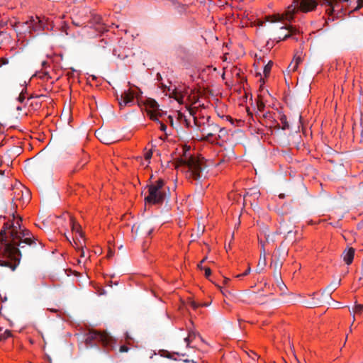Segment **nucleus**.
I'll return each mask as SVG.
<instances>
[{"mask_svg": "<svg viewBox=\"0 0 363 363\" xmlns=\"http://www.w3.org/2000/svg\"><path fill=\"white\" fill-rule=\"evenodd\" d=\"M11 240L6 243V250L9 257L13 263L9 261H4L2 266L8 267L13 271L16 269L20 263L22 253L20 250L24 248L22 244H26L29 246H35V240H38L27 229H21L20 230H11L10 233Z\"/></svg>", "mask_w": 363, "mask_h": 363, "instance_id": "nucleus-1", "label": "nucleus"}, {"mask_svg": "<svg viewBox=\"0 0 363 363\" xmlns=\"http://www.w3.org/2000/svg\"><path fill=\"white\" fill-rule=\"evenodd\" d=\"M176 167H184L188 169L189 177L199 181L202 177H206L204 172L206 169V164L203 158L189 157L188 159H179L176 162Z\"/></svg>", "mask_w": 363, "mask_h": 363, "instance_id": "nucleus-2", "label": "nucleus"}, {"mask_svg": "<svg viewBox=\"0 0 363 363\" xmlns=\"http://www.w3.org/2000/svg\"><path fill=\"white\" fill-rule=\"evenodd\" d=\"M147 188L148 194L144 198L145 206L162 204L169 197V194H167L164 189V181L162 179L147 185Z\"/></svg>", "mask_w": 363, "mask_h": 363, "instance_id": "nucleus-3", "label": "nucleus"}, {"mask_svg": "<svg viewBox=\"0 0 363 363\" xmlns=\"http://www.w3.org/2000/svg\"><path fill=\"white\" fill-rule=\"evenodd\" d=\"M111 337L106 333H101L95 330H90L86 335L85 342L87 346L92 347L96 342H101L104 345L110 343Z\"/></svg>", "mask_w": 363, "mask_h": 363, "instance_id": "nucleus-4", "label": "nucleus"}, {"mask_svg": "<svg viewBox=\"0 0 363 363\" xmlns=\"http://www.w3.org/2000/svg\"><path fill=\"white\" fill-rule=\"evenodd\" d=\"M207 122L208 125L206 126L204 125L201 130L204 140H210V139L213 137L217 132L223 131V129L220 128L216 124H214L213 123H210V117H208Z\"/></svg>", "mask_w": 363, "mask_h": 363, "instance_id": "nucleus-5", "label": "nucleus"}, {"mask_svg": "<svg viewBox=\"0 0 363 363\" xmlns=\"http://www.w3.org/2000/svg\"><path fill=\"white\" fill-rule=\"evenodd\" d=\"M96 133L98 139L104 144H112L118 140L113 130H98Z\"/></svg>", "mask_w": 363, "mask_h": 363, "instance_id": "nucleus-6", "label": "nucleus"}, {"mask_svg": "<svg viewBox=\"0 0 363 363\" xmlns=\"http://www.w3.org/2000/svg\"><path fill=\"white\" fill-rule=\"evenodd\" d=\"M153 231L151 223L148 221H143L132 227V232L140 235H150Z\"/></svg>", "mask_w": 363, "mask_h": 363, "instance_id": "nucleus-7", "label": "nucleus"}, {"mask_svg": "<svg viewBox=\"0 0 363 363\" xmlns=\"http://www.w3.org/2000/svg\"><path fill=\"white\" fill-rule=\"evenodd\" d=\"M145 106L147 115L150 116V119L158 121L157 112L160 111V109L157 102L152 99H147L145 102Z\"/></svg>", "mask_w": 363, "mask_h": 363, "instance_id": "nucleus-8", "label": "nucleus"}, {"mask_svg": "<svg viewBox=\"0 0 363 363\" xmlns=\"http://www.w3.org/2000/svg\"><path fill=\"white\" fill-rule=\"evenodd\" d=\"M135 96L138 98V94H135L133 91L130 89L125 91L121 94L120 98L118 97V104L121 108L132 104Z\"/></svg>", "mask_w": 363, "mask_h": 363, "instance_id": "nucleus-9", "label": "nucleus"}, {"mask_svg": "<svg viewBox=\"0 0 363 363\" xmlns=\"http://www.w3.org/2000/svg\"><path fill=\"white\" fill-rule=\"evenodd\" d=\"M29 23L30 27V33L32 32L40 31L44 28L43 23L38 16H30Z\"/></svg>", "mask_w": 363, "mask_h": 363, "instance_id": "nucleus-10", "label": "nucleus"}, {"mask_svg": "<svg viewBox=\"0 0 363 363\" xmlns=\"http://www.w3.org/2000/svg\"><path fill=\"white\" fill-rule=\"evenodd\" d=\"M30 18L25 22H19V28H16L17 35H22L26 33L30 34Z\"/></svg>", "mask_w": 363, "mask_h": 363, "instance_id": "nucleus-11", "label": "nucleus"}, {"mask_svg": "<svg viewBox=\"0 0 363 363\" xmlns=\"http://www.w3.org/2000/svg\"><path fill=\"white\" fill-rule=\"evenodd\" d=\"M341 280L334 281L331 282L323 291L322 295H328L331 296L332 293L340 286Z\"/></svg>", "mask_w": 363, "mask_h": 363, "instance_id": "nucleus-12", "label": "nucleus"}, {"mask_svg": "<svg viewBox=\"0 0 363 363\" xmlns=\"http://www.w3.org/2000/svg\"><path fill=\"white\" fill-rule=\"evenodd\" d=\"M354 250L352 247L348 248L347 250H345L342 253L343 260L347 264H350L354 259Z\"/></svg>", "mask_w": 363, "mask_h": 363, "instance_id": "nucleus-13", "label": "nucleus"}, {"mask_svg": "<svg viewBox=\"0 0 363 363\" xmlns=\"http://www.w3.org/2000/svg\"><path fill=\"white\" fill-rule=\"evenodd\" d=\"M267 264L266 262V254L265 250L264 248H262V250L261 251L260 257L258 262V264L257 265L256 271L257 273H260L265 267Z\"/></svg>", "mask_w": 363, "mask_h": 363, "instance_id": "nucleus-14", "label": "nucleus"}, {"mask_svg": "<svg viewBox=\"0 0 363 363\" xmlns=\"http://www.w3.org/2000/svg\"><path fill=\"white\" fill-rule=\"evenodd\" d=\"M271 266L274 268V277L277 280L281 278L280 270L282 266V262L279 260V259H277L273 262Z\"/></svg>", "mask_w": 363, "mask_h": 363, "instance_id": "nucleus-15", "label": "nucleus"}, {"mask_svg": "<svg viewBox=\"0 0 363 363\" xmlns=\"http://www.w3.org/2000/svg\"><path fill=\"white\" fill-rule=\"evenodd\" d=\"M70 223L72 232L78 233L79 237L82 238L84 237V234L81 230L80 225L78 223H77L76 220L72 217H70Z\"/></svg>", "mask_w": 363, "mask_h": 363, "instance_id": "nucleus-16", "label": "nucleus"}, {"mask_svg": "<svg viewBox=\"0 0 363 363\" xmlns=\"http://www.w3.org/2000/svg\"><path fill=\"white\" fill-rule=\"evenodd\" d=\"M73 12L74 14L78 16L80 18L83 19L86 17L88 13L89 12V9L86 7H84L81 9L78 8H74L73 9Z\"/></svg>", "mask_w": 363, "mask_h": 363, "instance_id": "nucleus-17", "label": "nucleus"}, {"mask_svg": "<svg viewBox=\"0 0 363 363\" xmlns=\"http://www.w3.org/2000/svg\"><path fill=\"white\" fill-rule=\"evenodd\" d=\"M286 28L289 30V33L286 34L282 38L281 37H279V39L277 40V42H279L281 40H286L290 37L292 36V35L295 34L296 33V29L294 28L292 26H289L288 27H282L281 29Z\"/></svg>", "mask_w": 363, "mask_h": 363, "instance_id": "nucleus-18", "label": "nucleus"}, {"mask_svg": "<svg viewBox=\"0 0 363 363\" xmlns=\"http://www.w3.org/2000/svg\"><path fill=\"white\" fill-rule=\"evenodd\" d=\"M173 6H175L179 13H182L186 11L185 6L176 2L175 0H169Z\"/></svg>", "mask_w": 363, "mask_h": 363, "instance_id": "nucleus-19", "label": "nucleus"}, {"mask_svg": "<svg viewBox=\"0 0 363 363\" xmlns=\"http://www.w3.org/2000/svg\"><path fill=\"white\" fill-rule=\"evenodd\" d=\"M272 65H273V62L272 61H269L264 66L263 72H264V74L265 77H267L269 74V73L271 72V69H272Z\"/></svg>", "mask_w": 363, "mask_h": 363, "instance_id": "nucleus-20", "label": "nucleus"}, {"mask_svg": "<svg viewBox=\"0 0 363 363\" xmlns=\"http://www.w3.org/2000/svg\"><path fill=\"white\" fill-rule=\"evenodd\" d=\"M280 120H281V124H282L281 128L283 130L289 129V123L287 122L286 116H282L281 117Z\"/></svg>", "mask_w": 363, "mask_h": 363, "instance_id": "nucleus-21", "label": "nucleus"}, {"mask_svg": "<svg viewBox=\"0 0 363 363\" xmlns=\"http://www.w3.org/2000/svg\"><path fill=\"white\" fill-rule=\"evenodd\" d=\"M22 220V218L21 217H19L18 220L17 221H16L15 223H12L11 225V228L12 230H18V229H19V230L21 229V223L20 222Z\"/></svg>", "mask_w": 363, "mask_h": 363, "instance_id": "nucleus-22", "label": "nucleus"}, {"mask_svg": "<svg viewBox=\"0 0 363 363\" xmlns=\"http://www.w3.org/2000/svg\"><path fill=\"white\" fill-rule=\"evenodd\" d=\"M363 311V304L356 303L353 308V313L356 314L361 313Z\"/></svg>", "mask_w": 363, "mask_h": 363, "instance_id": "nucleus-23", "label": "nucleus"}, {"mask_svg": "<svg viewBox=\"0 0 363 363\" xmlns=\"http://www.w3.org/2000/svg\"><path fill=\"white\" fill-rule=\"evenodd\" d=\"M11 336V332L9 330H6L4 331V333L0 335V341H3Z\"/></svg>", "mask_w": 363, "mask_h": 363, "instance_id": "nucleus-24", "label": "nucleus"}, {"mask_svg": "<svg viewBox=\"0 0 363 363\" xmlns=\"http://www.w3.org/2000/svg\"><path fill=\"white\" fill-rule=\"evenodd\" d=\"M257 107L258 111L262 112V111H264L265 105L260 99H259L257 102Z\"/></svg>", "mask_w": 363, "mask_h": 363, "instance_id": "nucleus-25", "label": "nucleus"}, {"mask_svg": "<svg viewBox=\"0 0 363 363\" xmlns=\"http://www.w3.org/2000/svg\"><path fill=\"white\" fill-rule=\"evenodd\" d=\"M297 68H298L297 62H294V61H292L288 67V69H289V71H291V72L296 71Z\"/></svg>", "mask_w": 363, "mask_h": 363, "instance_id": "nucleus-26", "label": "nucleus"}, {"mask_svg": "<svg viewBox=\"0 0 363 363\" xmlns=\"http://www.w3.org/2000/svg\"><path fill=\"white\" fill-rule=\"evenodd\" d=\"M86 162H87L86 161H84L83 163H82V162L79 163V164H78L74 167V169L71 172V174H73V173H74L75 172L78 171V169H79L80 168H82V167H84Z\"/></svg>", "mask_w": 363, "mask_h": 363, "instance_id": "nucleus-27", "label": "nucleus"}, {"mask_svg": "<svg viewBox=\"0 0 363 363\" xmlns=\"http://www.w3.org/2000/svg\"><path fill=\"white\" fill-rule=\"evenodd\" d=\"M161 352H162V354H161L162 356L169 358V359H172V354L169 352L166 351V350H162V351H161Z\"/></svg>", "mask_w": 363, "mask_h": 363, "instance_id": "nucleus-28", "label": "nucleus"}, {"mask_svg": "<svg viewBox=\"0 0 363 363\" xmlns=\"http://www.w3.org/2000/svg\"><path fill=\"white\" fill-rule=\"evenodd\" d=\"M192 334L191 333H189V335L188 337H186L185 339H184V341L186 342V345L187 347H189V345H190V342H192V340H191V337H192Z\"/></svg>", "mask_w": 363, "mask_h": 363, "instance_id": "nucleus-29", "label": "nucleus"}, {"mask_svg": "<svg viewBox=\"0 0 363 363\" xmlns=\"http://www.w3.org/2000/svg\"><path fill=\"white\" fill-rule=\"evenodd\" d=\"M250 271H251V269L250 267H248V268L245 270V272L244 273L237 275L236 277L240 278V277L246 276L250 274Z\"/></svg>", "mask_w": 363, "mask_h": 363, "instance_id": "nucleus-30", "label": "nucleus"}, {"mask_svg": "<svg viewBox=\"0 0 363 363\" xmlns=\"http://www.w3.org/2000/svg\"><path fill=\"white\" fill-rule=\"evenodd\" d=\"M203 270L205 271V277L206 278H209L210 275L211 274V270L209 267H204Z\"/></svg>", "mask_w": 363, "mask_h": 363, "instance_id": "nucleus-31", "label": "nucleus"}, {"mask_svg": "<svg viewBox=\"0 0 363 363\" xmlns=\"http://www.w3.org/2000/svg\"><path fill=\"white\" fill-rule=\"evenodd\" d=\"M152 156V152L151 150H150L145 154V159L146 160L149 161L151 159Z\"/></svg>", "mask_w": 363, "mask_h": 363, "instance_id": "nucleus-32", "label": "nucleus"}, {"mask_svg": "<svg viewBox=\"0 0 363 363\" xmlns=\"http://www.w3.org/2000/svg\"><path fill=\"white\" fill-rule=\"evenodd\" d=\"M25 96H24V94H23V91H22L21 92V94H19L18 97V101L20 102V103H23L25 100Z\"/></svg>", "mask_w": 363, "mask_h": 363, "instance_id": "nucleus-33", "label": "nucleus"}, {"mask_svg": "<svg viewBox=\"0 0 363 363\" xmlns=\"http://www.w3.org/2000/svg\"><path fill=\"white\" fill-rule=\"evenodd\" d=\"M19 21L18 22H15V23H13V22H10V25L11 26V27L15 30V31L16 32V28H19L20 26H19V24H18Z\"/></svg>", "mask_w": 363, "mask_h": 363, "instance_id": "nucleus-34", "label": "nucleus"}, {"mask_svg": "<svg viewBox=\"0 0 363 363\" xmlns=\"http://www.w3.org/2000/svg\"><path fill=\"white\" fill-rule=\"evenodd\" d=\"M5 235H6V230H5L4 229V230H1L0 231V236H1V237H2L1 240V242H6V238H4Z\"/></svg>", "mask_w": 363, "mask_h": 363, "instance_id": "nucleus-35", "label": "nucleus"}, {"mask_svg": "<svg viewBox=\"0 0 363 363\" xmlns=\"http://www.w3.org/2000/svg\"><path fill=\"white\" fill-rule=\"evenodd\" d=\"M129 350V348L125 345H122L120 347L119 352H127Z\"/></svg>", "mask_w": 363, "mask_h": 363, "instance_id": "nucleus-36", "label": "nucleus"}, {"mask_svg": "<svg viewBox=\"0 0 363 363\" xmlns=\"http://www.w3.org/2000/svg\"><path fill=\"white\" fill-rule=\"evenodd\" d=\"M278 285L281 290L283 289V288H286V285L284 284V282L281 281V278L277 280Z\"/></svg>", "mask_w": 363, "mask_h": 363, "instance_id": "nucleus-37", "label": "nucleus"}, {"mask_svg": "<svg viewBox=\"0 0 363 363\" xmlns=\"http://www.w3.org/2000/svg\"><path fill=\"white\" fill-rule=\"evenodd\" d=\"M357 2H358V5L354 9V10H358V9H361L363 6V0H357Z\"/></svg>", "mask_w": 363, "mask_h": 363, "instance_id": "nucleus-38", "label": "nucleus"}, {"mask_svg": "<svg viewBox=\"0 0 363 363\" xmlns=\"http://www.w3.org/2000/svg\"><path fill=\"white\" fill-rule=\"evenodd\" d=\"M189 304L190 306L193 308H197L199 307V304L197 303H196L195 301H191L189 302Z\"/></svg>", "mask_w": 363, "mask_h": 363, "instance_id": "nucleus-39", "label": "nucleus"}, {"mask_svg": "<svg viewBox=\"0 0 363 363\" xmlns=\"http://www.w3.org/2000/svg\"><path fill=\"white\" fill-rule=\"evenodd\" d=\"M262 118L264 119H266V120L268 119V118H272L271 113L270 112H267V113H264L263 116H262Z\"/></svg>", "mask_w": 363, "mask_h": 363, "instance_id": "nucleus-40", "label": "nucleus"}, {"mask_svg": "<svg viewBox=\"0 0 363 363\" xmlns=\"http://www.w3.org/2000/svg\"><path fill=\"white\" fill-rule=\"evenodd\" d=\"M304 303L307 308H313L316 306V303H310V302H306Z\"/></svg>", "mask_w": 363, "mask_h": 363, "instance_id": "nucleus-41", "label": "nucleus"}, {"mask_svg": "<svg viewBox=\"0 0 363 363\" xmlns=\"http://www.w3.org/2000/svg\"><path fill=\"white\" fill-rule=\"evenodd\" d=\"M294 62H297V67H298L299 63L301 62V57H296L294 59Z\"/></svg>", "mask_w": 363, "mask_h": 363, "instance_id": "nucleus-42", "label": "nucleus"}, {"mask_svg": "<svg viewBox=\"0 0 363 363\" xmlns=\"http://www.w3.org/2000/svg\"><path fill=\"white\" fill-rule=\"evenodd\" d=\"M94 22H95L96 23L99 24V23H101V17H99V16H95V17L94 18Z\"/></svg>", "mask_w": 363, "mask_h": 363, "instance_id": "nucleus-43", "label": "nucleus"}, {"mask_svg": "<svg viewBox=\"0 0 363 363\" xmlns=\"http://www.w3.org/2000/svg\"><path fill=\"white\" fill-rule=\"evenodd\" d=\"M160 130L162 131H165L166 129H167V125H164V123H160Z\"/></svg>", "mask_w": 363, "mask_h": 363, "instance_id": "nucleus-44", "label": "nucleus"}, {"mask_svg": "<svg viewBox=\"0 0 363 363\" xmlns=\"http://www.w3.org/2000/svg\"><path fill=\"white\" fill-rule=\"evenodd\" d=\"M1 62L2 65H7L9 63V60L6 58H2L1 60Z\"/></svg>", "mask_w": 363, "mask_h": 363, "instance_id": "nucleus-45", "label": "nucleus"}, {"mask_svg": "<svg viewBox=\"0 0 363 363\" xmlns=\"http://www.w3.org/2000/svg\"><path fill=\"white\" fill-rule=\"evenodd\" d=\"M218 287L220 289V291L222 292V294L225 296H227V293H229L228 291H223L221 289V287L220 286H218Z\"/></svg>", "mask_w": 363, "mask_h": 363, "instance_id": "nucleus-46", "label": "nucleus"}, {"mask_svg": "<svg viewBox=\"0 0 363 363\" xmlns=\"http://www.w3.org/2000/svg\"><path fill=\"white\" fill-rule=\"evenodd\" d=\"M189 333L193 335L191 337V340H193L196 337V334L194 332H190Z\"/></svg>", "mask_w": 363, "mask_h": 363, "instance_id": "nucleus-47", "label": "nucleus"}, {"mask_svg": "<svg viewBox=\"0 0 363 363\" xmlns=\"http://www.w3.org/2000/svg\"><path fill=\"white\" fill-rule=\"evenodd\" d=\"M174 98L178 101H180V98L177 96V94H174Z\"/></svg>", "mask_w": 363, "mask_h": 363, "instance_id": "nucleus-48", "label": "nucleus"}, {"mask_svg": "<svg viewBox=\"0 0 363 363\" xmlns=\"http://www.w3.org/2000/svg\"><path fill=\"white\" fill-rule=\"evenodd\" d=\"M198 267L200 269H203L204 267H202V263L200 262L199 264H198Z\"/></svg>", "mask_w": 363, "mask_h": 363, "instance_id": "nucleus-49", "label": "nucleus"}, {"mask_svg": "<svg viewBox=\"0 0 363 363\" xmlns=\"http://www.w3.org/2000/svg\"><path fill=\"white\" fill-rule=\"evenodd\" d=\"M74 23H75L77 26H79V25H82L84 23V22H82V23H75L74 21H73Z\"/></svg>", "mask_w": 363, "mask_h": 363, "instance_id": "nucleus-50", "label": "nucleus"}, {"mask_svg": "<svg viewBox=\"0 0 363 363\" xmlns=\"http://www.w3.org/2000/svg\"><path fill=\"white\" fill-rule=\"evenodd\" d=\"M229 280H230L229 279H228V278H225V279H224V283H225V284H227V283L229 281Z\"/></svg>", "mask_w": 363, "mask_h": 363, "instance_id": "nucleus-51", "label": "nucleus"}, {"mask_svg": "<svg viewBox=\"0 0 363 363\" xmlns=\"http://www.w3.org/2000/svg\"><path fill=\"white\" fill-rule=\"evenodd\" d=\"M112 255H113V252H112L111 251H110V252H108V257H111Z\"/></svg>", "mask_w": 363, "mask_h": 363, "instance_id": "nucleus-52", "label": "nucleus"}, {"mask_svg": "<svg viewBox=\"0 0 363 363\" xmlns=\"http://www.w3.org/2000/svg\"><path fill=\"white\" fill-rule=\"evenodd\" d=\"M81 256H82V257H84V251L83 250V249H82V254H81Z\"/></svg>", "mask_w": 363, "mask_h": 363, "instance_id": "nucleus-53", "label": "nucleus"}, {"mask_svg": "<svg viewBox=\"0 0 363 363\" xmlns=\"http://www.w3.org/2000/svg\"><path fill=\"white\" fill-rule=\"evenodd\" d=\"M207 259V257H205L201 261V262L203 263L205 262V260Z\"/></svg>", "mask_w": 363, "mask_h": 363, "instance_id": "nucleus-54", "label": "nucleus"}, {"mask_svg": "<svg viewBox=\"0 0 363 363\" xmlns=\"http://www.w3.org/2000/svg\"><path fill=\"white\" fill-rule=\"evenodd\" d=\"M74 242L75 245L78 246V243L77 242V241L75 240H74Z\"/></svg>", "mask_w": 363, "mask_h": 363, "instance_id": "nucleus-55", "label": "nucleus"}, {"mask_svg": "<svg viewBox=\"0 0 363 363\" xmlns=\"http://www.w3.org/2000/svg\"><path fill=\"white\" fill-rule=\"evenodd\" d=\"M284 196L283 194H280V195H279V197H280V198H284Z\"/></svg>", "mask_w": 363, "mask_h": 363, "instance_id": "nucleus-56", "label": "nucleus"}, {"mask_svg": "<svg viewBox=\"0 0 363 363\" xmlns=\"http://www.w3.org/2000/svg\"><path fill=\"white\" fill-rule=\"evenodd\" d=\"M362 275L363 276V265L362 266Z\"/></svg>", "mask_w": 363, "mask_h": 363, "instance_id": "nucleus-57", "label": "nucleus"}, {"mask_svg": "<svg viewBox=\"0 0 363 363\" xmlns=\"http://www.w3.org/2000/svg\"><path fill=\"white\" fill-rule=\"evenodd\" d=\"M113 55H116V50H113Z\"/></svg>", "mask_w": 363, "mask_h": 363, "instance_id": "nucleus-58", "label": "nucleus"}, {"mask_svg": "<svg viewBox=\"0 0 363 363\" xmlns=\"http://www.w3.org/2000/svg\"><path fill=\"white\" fill-rule=\"evenodd\" d=\"M184 362H189V359H185V360H184Z\"/></svg>", "mask_w": 363, "mask_h": 363, "instance_id": "nucleus-59", "label": "nucleus"}, {"mask_svg": "<svg viewBox=\"0 0 363 363\" xmlns=\"http://www.w3.org/2000/svg\"><path fill=\"white\" fill-rule=\"evenodd\" d=\"M175 354H177V355H180L179 352H175Z\"/></svg>", "mask_w": 363, "mask_h": 363, "instance_id": "nucleus-60", "label": "nucleus"}, {"mask_svg": "<svg viewBox=\"0 0 363 363\" xmlns=\"http://www.w3.org/2000/svg\"><path fill=\"white\" fill-rule=\"evenodd\" d=\"M191 362H192V363H196L194 360H191Z\"/></svg>", "mask_w": 363, "mask_h": 363, "instance_id": "nucleus-61", "label": "nucleus"}]
</instances>
